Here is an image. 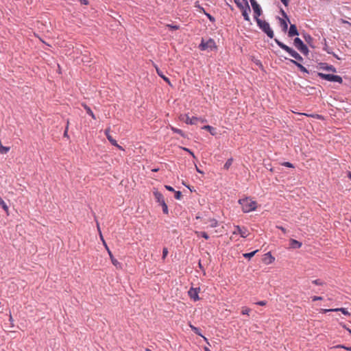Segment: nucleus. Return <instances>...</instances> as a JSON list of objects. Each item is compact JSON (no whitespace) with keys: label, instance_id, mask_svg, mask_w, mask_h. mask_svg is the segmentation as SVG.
<instances>
[{"label":"nucleus","instance_id":"1","mask_svg":"<svg viewBox=\"0 0 351 351\" xmlns=\"http://www.w3.org/2000/svg\"><path fill=\"white\" fill-rule=\"evenodd\" d=\"M317 68L320 70L331 71L333 73H324L322 72H315L317 76L320 79L330 82H337L339 84H344L343 78L340 75H335L334 73H337V68L335 67L332 64H329L327 62H319L317 65Z\"/></svg>","mask_w":351,"mask_h":351},{"label":"nucleus","instance_id":"2","mask_svg":"<svg viewBox=\"0 0 351 351\" xmlns=\"http://www.w3.org/2000/svg\"><path fill=\"white\" fill-rule=\"evenodd\" d=\"M238 203L241 206L242 211L245 213L254 211L257 208V202L252 200L250 197L239 199Z\"/></svg>","mask_w":351,"mask_h":351},{"label":"nucleus","instance_id":"3","mask_svg":"<svg viewBox=\"0 0 351 351\" xmlns=\"http://www.w3.org/2000/svg\"><path fill=\"white\" fill-rule=\"evenodd\" d=\"M153 195L156 202H158L159 205L162 206L163 213L167 215L169 213V209L167 204L165 201L163 195L160 191L155 189L154 191H153Z\"/></svg>","mask_w":351,"mask_h":351},{"label":"nucleus","instance_id":"4","mask_svg":"<svg viewBox=\"0 0 351 351\" xmlns=\"http://www.w3.org/2000/svg\"><path fill=\"white\" fill-rule=\"evenodd\" d=\"M256 21L259 28L261 29L267 35L268 37L270 38L274 37V32L270 28L269 23L265 21H263L261 19H257V21Z\"/></svg>","mask_w":351,"mask_h":351},{"label":"nucleus","instance_id":"5","mask_svg":"<svg viewBox=\"0 0 351 351\" xmlns=\"http://www.w3.org/2000/svg\"><path fill=\"white\" fill-rule=\"evenodd\" d=\"M281 49L287 51L292 58H295L294 60L298 62H303V58L292 47H290L289 45H278Z\"/></svg>","mask_w":351,"mask_h":351},{"label":"nucleus","instance_id":"6","mask_svg":"<svg viewBox=\"0 0 351 351\" xmlns=\"http://www.w3.org/2000/svg\"><path fill=\"white\" fill-rule=\"evenodd\" d=\"M97 229H98V231L99 232V234H100V237L104 243V245L106 247V249L108 251V253L110 256V260H111V262L113 264V265H114L115 267H118V266H120L121 265V263L113 256V254L112 253V252L110 250V249L108 248L106 241H104V238H103V236L101 234V232L100 230V228H99V225L98 223H97Z\"/></svg>","mask_w":351,"mask_h":351},{"label":"nucleus","instance_id":"7","mask_svg":"<svg viewBox=\"0 0 351 351\" xmlns=\"http://www.w3.org/2000/svg\"><path fill=\"white\" fill-rule=\"evenodd\" d=\"M324 50H325L328 53L332 54L335 58L337 60H344L345 54H343L339 49H337V51H333V48L330 45H324Z\"/></svg>","mask_w":351,"mask_h":351},{"label":"nucleus","instance_id":"8","mask_svg":"<svg viewBox=\"0 0 351 351\" xmlns=\"http://www.w3.org/2000/svg\"><path fill=\"white\" fill-rule=\"evenodd\" d=\"M250 1L254 10V19L257 21V19H259V16L262 14V9L256 0H250Z\"/></svg>","mask_w":351,"mask_h":351},{"label":"nucleus","instance_id":"9","mask_svg":"<svg viewBox=\"0 0 351 351\" xmlns=\"http://www.w3.org/2000/svg\"><path fill=\"white\" fill-rule=\"evenodd\" d=\"M179 119L180 121H182L189 125H195L197 121H199V119H200V118L197 117H192L191 118H190L189 115L186 114H180Z\"/></svg>","mask_w":351,"mask_h":351},{"label":"nucleus","instance_id":"10","mask_svg":"<svg viewBox=\"0 0 351 351\" xmlns=\"http://www.w3.org/2000/svg\"><path fill=\"white\" fill-rule=\"evenodd\" d=\"M277 55L279 56V57L280 58H284L285 60H288V58L287 57H285L283 56L282 55L280 54L279 53L277 52ZM289 60L294 65H295L298 69L302 73H307V74H309L310 73V71L305 67L300 62H298L296 60H293L292 59H289Z\"/></svg>","mask_w":351,"mask_h":351},{"label":"nucleus","instance_id":"11","mask_svg":"<svg viewBox=\"0 0 351 351\" xmlns=\"http://www.w3.org/2000/svg\"><path fill=\"white\" fill-rule=\"evenodd\" d=\"M199 287H191L188 291V295L190 297V298L193 300L195 302L199 301L200 300V298L199 296Z\"/></svg>","mask_w":351,"mask_h":351},{"label":"nucleus","instance_id":"12","mask_svg":"<svg viewBox=\"0 0 351 351\" xmlns=\"http://www.w3.org/2000/svg\"><path fill=\"white\" fill-rule=\"evenodd\" d=\"M233 234H239L242 238L247 237L249 232L246 228L241 227L240 226H234V230Z\"/></svg>","mask_w":351,"mask_h":351},{"label":"nucleus","instance_id":"13","mask_svg":"<svg viewBox=\"0 0 351 351\" xmlns=\"http://www.w3.org/2000/svg\"><path fill=\"white\" fill-rule=\"evenodd\" d=\"M341 311V313L346 316L350 315V313L346 308H322L320 313H326L328 312H339Z\"/></svg>","mask_w":351,"mask_h":351},{"label":"nucleus","instance_id":"14","mask_svg":"<svg viewBox=\"0 0 351 351\" xmlns=\"http://www.w3.org/2000/svg\"><path fill=\"white\" fill-rule=\"evenodd\" d=\"M104 134H105L107 139L109 141V142L111 143L112 145L118 147L119 149H123L122 147L120 146L117 143V141L110 134V128L106 129Z\"/></svg>","mask_w":351,"mask_h":351},{"label":"nucleus","instance_id":"15","mask_svg":"<svg viewBox=\"0 0 351 351\" xmlns=\"http://www.w3.org/2000/svg\"><path fill=\"white\" fill-rule=\"evenodd\" d=\"M299 51L305 56H308L309 53L308 45H295ZM309 47L315 49L316 45H309Z\"/></svg>","mask_w":351,"mask_h":351},{"label":"nucleus","instance_id":"16","mask_svg":"<svg viewBox=\"0 0 351 351\" xmlns=\"http://www.w3.org/2000/svg\"><path fill=\"white\" fill-rule=\"evenodd\" d=\"M217 47L218 45H197L200 51L207 52H216L217 51Z\"/></svg>","mask_w":351,"mask_h":351},{"label":"nucleus","instance_id":"17","mask_svg":"<svg viewBox=\"0 0 351 351\" xmlns=\"http://www.w3.org/2000/svg\"><path fill=\"white\" fill-rule=\"evenodd\" d=\"M245 1V9L241 10L242 15L243 16V19L246 21H250V16H249V12H250V5L246 0H243Z\"/></svg>","mask_w":351,"mask_h":351},{"label":"nucleus","instance_id":"18","mask_svg":"<svg viewBox=\"0 0 351 351\" xmlns=\"http://www.w3.org/2000/svg\"><path fill=\"white\" fill-rule=\"evenodd\" d=\"M275 261L274 256H272L271 252H268L267 253L265 254L264 257L263 258V262L265 265H270L273 263Z\"/></svg>","mask_w":351,"mask_h":351},{"label":"nucleus","instance_id":"19","mask_svg":"<svg viewBox=\"0 0 351 351\" xmlns=\"http://www.w3.org/2000/svg\"><path fill=\"white\" fill-rule=\"evenodd\" d=\"M156 73L165 82H167L169 86H172V84L171 83V81L169 77H167L163 72L157 66H155Z\"/></svg>","mask_w":351,"mask_h":351},{"label":"nucleus","instance_id":"20","mask_svg":"<svg viewBox=\"0 0 351 351\" xmlns=\"http://www.w3.org/2000/svg\"><path fill=\"white\" fill-rule=\"evenodd\" d=\"M302 245V242L294 239H291L289 240V247L291 249H299L301 247Z\"/></svg>","mask_w":351,"mask_h":351},{"label":"nucleus","instance_id":"21","mask_svg":"<svg viewBox=\"0 0 351 351\" xmlns=\"http://www.w3.org/2000/svg\"><path fill=\"white\" fill-rule=\"evenodd\" d=\"M202 129L208 132L212 136H216L217 134V128L210 125H204Z\"/></svg>","mask_w":351,"mask_h":351},{"label":"nucleus","instance_id":"22","mask_svg":"<svg viewBox=\"0 0 351 351\" xmlns=\"http://www.w3.org/2000/svg\"><path fill=\"white\" fill-rule=\"evenodd\" d=\"M170 129H171V130L173 133L178 134H180L183 138H189L188 135L185 132H184L182 130L178 129L177 128L173 127V126H171V125H170Z\"/></svg>","mask_w":351,"mask_h":351},{"label":"nucleus","instance_id":"23","mask_svg":"<svg viewBox=\"0 0 351 351\" xmlns=\"http://www.w3.org/2000/svg\"><path fill=\"white\" fill-rule=\"evenodd\" d=\"M298 35H299V33H298L296 25L294 24H291L289 30V36L290 37H293L294 36H298Z\"/></svg>","mask_w":351,"mask_h":351},{"label":"nucleus","instance_id":"24","mask_svg":"<svg viewBox=\"0 0 351 351\" xmlns=\"http://www.w3.org/2000/svg\"><path fill=\"white\" fill-rule=\"evenodd\" d=\"M165 27L168 29L169 31H171V32L178 30L180 27L179 25L174 23L167 24L165 25Z\"/></svg>","mask_w":351,"mask_h":351},{"label":"nucleus","instance_id":"25","mask_svg":"<svg viewBox=\"0 0 351 351\" xmlns=\"http://www.w3.org/2000/svg\"><path fill=\"white\" fill-rule=\"evenodd\" d=\"M82 106L88 115H90L93 119H96L95 114L88 106H87L86 104H82Z\"/></svg>","mask_w":351,"mask_h":351},{"label":"nucleus","instance_id":"26","mask_svg":"<svg viewBox=\"0 0 351 351\" xmlns=\"http://www.w3.org/2000/svg\"><path fill=\"white\" fill-rule=\"evenodd\" d=\"M189 327L191 328V330L197 335L198 336H200V337H203V335L202 333V330L198 328V327H196L193 325H192L191 324H189Z\"/></svg>","mask_w":351,"mask_h":351},{"label":"nucleus","instance_id":"27","mask_svg":"<svg viewBox=\"0 0 351 351\" xmlns=\"http://www.w3.org/2000/svg\"><path fill=\"white\" fill-rule=\"evenodd\" d=\"M251 60L261 70H264V66L262 62L259 60H258L255 56H251Z\"/></svg>","mask_w":351,"mask_h":351},{"label":"nucleus","instance_id":"28","mask_svg":"<svg viewBox=\"0 0 351 351\" xmlns=\"http://www.w3.org/2000/svg\"><path fill=\"white\" fill-rule=\"evenodd\" d=\"M258 251H259L258 250H256L252 251L251 252L244 253V254H243V256L245 258L250 260Z\"/></svg>","mask_w":351,"mask_h":351},{"label":"nucleus","instance_id":"29","mask_svg":"<svg viewBox=\"0 0 351 351\" xmlns=\"http://www.w3.org/2000/svg\"><path fill=\"white\" fill-rule=\"evenodd\" d=\"M302 38L304 39V40L306 42L307 44H311L312 43V37L310 34L303 32L301 34Z\"/></svg>","mask_w":351,"mask_h":351},{"label":"nucleus","instance_id":"30","mask_svg":"<svg viewBox=\"0 0 351 351\" xmlns=\"http://www.w3.org/2000/svg\"><path fill=\"white\" fill-rule=\"evenodd\" d=\"M233 160V158H228L223 165V169L228 170L230 166L232 165Z\"/></svg>","mask_w":351,"mask_h":351},{"label":"nucleus","instance_id":"31","mask_svg":"<svg viewBox=\"0 0 351 351\" xmlns=\"http://www.w3.org/2000/svg\"><path fill=\"white\" fill-rule=\"evenodd\" d=\"M0 206L8 215L9 208H8L7 204L4 202V200L1 197H0Z\"/></svg>","mask_w":351,"mask_h":351},{"label":"nucleus","instance_id":"32","mask_svg":"<svg viewBox=\"0 0 351 351\" xmlns=\"http://www.w3.org/2000/svg\"><path fill=\"white\" fill-rule=\"evenodd\" d=\"M280 25L284 31H287L288 28L287 23L285 20L280 19Z\"/></svg>","mask_w":351,"mask_h":351},{"label":"nucleus","instance_id":"33","mask_svg":"<svg viewBox=\"0 0 351 351\" xmlns=\"http://www.w3.org/2000/svg\"><path fill=\"white\" fill-rule=\"evenodd\" d=\"M182 149L184 151H185L186 152H187L188 154H189L194 159H197L194 152L191 149H190L187 147H182Z\"/></svg>","mask_w":351,"mask_h":351},{"label":"nucleus","instance_id":"34","mask_svg":"<svg viewBox=\"0 0 351 351\" xmlns=\"http://www.w3.org/2000/svg\"><path fill=\"white\" fill-rule=\"evenodd\" d=\"M173 193H174V197L176 199H178V200L181 199V198L182 197L181 191L175 190V191H173Z\"/></svg>","mask_w":351,"mask_h":351},{"label":"nucleus","instance_id":"35","mask_svg":"<svg viewBox=\"0 0 351 351\" xmlns=\"http://www.w3.org/2000/svg\"><path fill=\"white\" fill-rule=\"evenodd\" d=\"M234 2L241 11L245 9V3L243 4L239 0H234Z\"/></svg>","mask_w":351,"mask_h":351},{"label":"nucleus","instance_id":"36","mask_svg":"<svg viewBox=\"0 0 351 351\" xmlns=\"http://www.w3.org/2000/svg\"><path fill=\"white\" fill-rule=\"evenodd\" d=\"M168 253H169V251H168L167 247H163V249H162V260H165L167 258V256L168 255Z\"/></svg>","mask_w":351,"mask_h":351},{"label":"nucleus","instance_id":"37","mask_svg":"<svg viewBox=\"0 0 351 351\" xmlns=\"http://www.w3.org/2000/svg\"><path fill=\"white\" fill-rule=\"evenodd\" d=\"M198 236L201 237H202V238H204V239H205L206 240H208L210 238L209 235L206 232H199L198 233Z\"/></svg>","mask_w":351,"mask_h":351},{"label":"nucleus","instance_id":"38","mask_svg":"<svg viewBox=\"0 0 351 351\" xmlns=\"http://www.w3.org/2000/svg\"><path fill=\"white\" fill-rule=\"evenodd\" d=\"M251 311V309L248 307H243L241 311L242 315H249L250 312Z\"/></svg>","mask_w":351,"mask_h":351},{"label":"nucleus","instance_id":"39","mask_svg":"<svg viewBox=\"0 0 351 351\" xmlns=\"http://www.w3.org/2000/svg\"><path fill=\"white\" fill-rule=\"evenodd\" d=\"M210 227L211 228H215L218 226V221L215 219H210Z\"/></svg>","mask_w":351,"mask_h":351},{"label":"nucleus","instance_id":"40","mask_svg":"<svg viewBox=\"0 0 351 351\" xmlns=\"http://www.w3.org/2000/svg\"><path fill=\"white\" fill-rule=\"evenodd\" d=\"M335 348H343V349H345L346 350L351 351V346H346L345 345L339 344V345L336 346Z\"/></svg>","mask_w":351,"mask_h":351},{"label":"nucleus","instance_id":"41","mask_svg":"<svg viewBox=\"0 0 351 351\" xmlns=\"http://www.w3.org/2000/svg\"><path fill=\"white\" fill-rule=\"evenodd\" d=\"M195 8H198V10H199V11L200 12H203V13L204 14V12H206V11H205V10H204V8L203 7H202V6L199 4V2H198V1H196V2H195Z\"/></svg>","mask_w":351,"mask_h":351},{"label":"nucleus","instance_id":"42","mask_svg":"<svg viewBox=\"0 0 351 351\" xmlns=\"http://www.w3.org/2000/svg\"><path fill=\"white\" fill-rule=\"evenodd\" d=\"M312 283L318 286H322L324 284V282L322 281L320 279L314 280L312 281Z\"/></svg>","mask_w":351,"mask_h":351},{"label":"nucleus","instance_id":"43","mask_svg":"<svg viewBox=\"0 0 351 351\" xmlns=\"http://www.w3.org/2000/svg\"><path fill=\"white\" fill-rule=\"evenodd\" d=\"M204 14L206 16V17L209 19V21L210 22H215V19L214 16H213L211 14H210L209 13L206 12H204Z\"/></svg>","mask_w":351,"mask_h":351},{"label":"nucleus","instance_id":"44","mask_svg":"<svg viewBox=\"0 0 351 351\" xmlns=\"http://www.w3.org/2000/svg\"><path fill=\"white\" fill-rule=\"evenodd\" d=\"M282 165L288 168H294L293 164L290 162H284L282 163Z\"/></svg>","mask_w":351,"mask_h":351},{"label":"nucleus","instance_id":"45","mask_svg":"<svg viewBox=\"0 0 351 351\" xmlns=\"http://www.w3.org/2000/svg\"><path fill=\"white\" fill-rule=\"evenodd\" d=\"M293 44H304V42L302 41V40L301 38L297 37L294 39Z\"/></svg>","mask_w":351,"mask_h":351},{"label":"nucleus","instance_id":"46","mask_svg":"<svg viewBox=\"0 0 351 351\" xmlns=\"http://www.w3.org/2000/svg\"><path fill=\"white\" fill-rule=\"evenodd\" d=\"M9 322L10 323V327L11 328H14V319L12 318V316L11 315V313L10 312V317H9Z\"/></svg>","mask_w":351,"mask_h":351},{"label":"nucleus","instance_id":"47","mask_svg":"<svg viewBox=\"0 0 351 351\" xmlns=\"http://www.w3.org/2000/svg\"><path fill=\"white\" fill-rule=\"evenodd\" d=\"M256 304L259 305V306H265L267 304V301L266 300H261V301L257 302Z\"/></svg>","mask_w":351,"mask_h":351},{"label":"nucleus","instance_id":"48","mask_svg":"<svg viewBox=\"0 0 351 351\" xmlns=\"http://www.w3.org/2000/svg\"><path fill=\"white\" fill-rule=\"evenodd\" d=\"M165 188L167 191H170V192H173V191H175V189H173V187H172V186H170V185H165Z\"/></svg>","mask_w":351,"mask_h":351},{"label":"nucleus","instance_id":"49","mask_svg":"<svg viewBox=\"0 0 351 351\" xmlns=\"http://www.w3.org/2000/svg\"><path fill=\"white\" fill-rule=\"evenodd\" d=\"M200 44H215V42L213 39H210L208 42L204 43V40L202 38Z\"/></svg>","mask_w":351,"mask_h":351},{"label":"nucleus","instance_id":"50","mask_svg":"<svg viewBox=\"0 0 351 351\" xmlns=\"http://www.w3.org/2000/svg\"><path fill=\"white\" fill-rule=\"evenodd\" d=\"M68 128H69V121L67 122V125H66V127L65 128V130L64 132V137H67L69 138V136H68Z\"/></svg>","mask_w":351,"mask_h":351},{"label":"nucleus","instance_id":"51","mask_svg":"<svg viewBox=\"0 0 351 351\" xmlns=\"http://www.w3.org/2000/svg\"><path fill=\"white\" fill-rule=\"evenodd\" d=\"M322 299H323V298H322V297H321V296H316V295H315V296H313V297H312V300H313V302H315V301H318V300H322Z\"/></svg>","mask_w":351,"mask_h":351},{"label":"nucleus","instance_id":"52","mask_svg":"<svg viewBox=\"0 0 351 351\" xmlns=\"http://www.w3.org/2000/svg\"><path fill=\"white\" fill-rule=\"evenodd\" d=\"M280 12H281L282 16L283 17L286 18V19H287V20H288V21H289L288 16H287V13L285 12V10H282V9H281V10H280Z\"/></svg>","mask_w":351,"mask_h":351},{"label":"nucleus","instance_id":"53","mask_svg":"<svg viewBox=\"0 0 351 351\" xmlns=\"http://www.w3.org/2000/svg\"><path fill=\"white\" fill-rule=\"evenodd\" d=\"M80 2L82 5H88L89 4L88 0H80Z\"/></svg>","mask_w":351,"mask_h":351},{"label":"nucleus","instance_id":"54","mask_svg":"<svg viewBox=\"0 0 351 351\" xmlns=\"http://www.w3.org/2000/svg\"><path fill=\"white\" fill-rule=\"evenodd\" d=\"M339 324L342 326V328H344V329H346V330H348H348H350V328L347 326V324H343V323H342V322H341V323H340Z\"/></svg>","mask_w":351,"mask_h":351},{"label":"nucleus","instance_id":"55","mask_svg":"<svg viewBox=\"0 0 351 351\" xmlns=\"http://www.w3.org/2000/svg\"><path fill=\"white\" fill-rule=\"evenodd\" d=\"M281 2L285 5V6H287L290 0H280Z\"/></svg>","mask_w":351,"mask_h":351},{"label":"nucleus","instance_id":"56","mask_svg":"<svg viewBox=\"0 0 351 351\" xmlns=\"http://www.w3.org/2000/svg\"><path fill=\"white\" fill-rule=\"evenodd\" d=\"M278 229H280L282 232L286 233L287 230L282 226H277Z\"/></svg>","mask_w":351,"mask_h":351},{"label":"nucleus","instance_id":"57","mask_svg":"<svg viewBox=\"0 0 351 351\" xmlns=\"http://www.w3.org/2000/svg\"><path fill=\"white\" fill-rule=\"evenodd\" d=\"M195 169H196V171L197 173H199L200 174L204 173V172L203 171L200 170L199 168H198L197 165H195Z\"/></svg>","mask_w":351,"mask_h":351},{"label":"nucleus","instance_id":"58","mask_svg":"<svg viewBox=\"0 0 351 351\" xmlns=\"http://www.w3.org/2000/svg\"><path fill=\"white\" fill-rule=\"evenodd\" d=\"M202 337L204 339V340L205 341V342H206V343H207V344H208L209 346H210V343H209V342H208V339L206 337H204V336L203 335V337Z\"/></svg>","mask_w":351,"mask_h":351},{"label":"nucleus","instance_id":"59","mask_svg":"<svg viewBox=\"0 0 351 351\" xmlns=\"http://www.w3.org/2000/svg\"><path fill=\"white\" fill-rule=\"evenodd\" d=\"M198 266H199V269H202V270H204V267L202 266V263H201V262H200V261H199Z\"/></svg>","mask_w":351,"mask_h":351},{"label":"nucleus","instance_id":"60","mask_svg":"<svg viewBox=\"0 0 351 351\" xmlns=\"http://www.w3.org/2000/svg\"><path fill=\"white\" fill-rule=\"evenodd\" d=\"M182 184L186 186L191 191H193L192 189L190 187L189 185H186L184 182H182Z\"/></svg>","mask_w":351,"mask_h":351},{"label":"nucleus","instance_id":"61","mask_svg":"<svg viewBox=\"0 0 351 351\" xmlns=\"http://www.w3.org/2000/svg\"><path fill=\"white\" fill-rule=\"evenodd\" d=\"M343 23H346V24L349 25L350 26H351V23H349L348 21H346L343 20Z\"/></svg>","mask_w":351,"mask_h":351},{"label":"nucleus","instance_id":"62","mask_svg":"<svg viewBox=\"0 0 351 351\" xmlns=\"http://www.w3.org/2000/svg\"><path fill=\"white\" fill-rule=\"evenodd\" d=\"M266 168H267V169H269V170L270 171H271V172L274 171L273 168H272V167H269V168L267 167Z\"/></svg>","mask_w":351,"mask_h":351},{"label":"nucleus","instance_id":"63","mask_svg":"<svg viewBox=\"0 0 351 351\" xmlns=\"http://www.w3.org/2000/svg\"><path fill=\"white\" fill-rule=\"evenodd\" d=\"M348 177L351 180V173L350 171L348 173Z\"/></svg>","mask_w":351,"mask_h":351},{"label":"nucleus","instance_id":"64","mask_svg":"<svg viewBox=\"0 0 351 351\" xmlns=\"http://www.w3.org/2000/svg\"><path fill=\"white\" fill-rule=\"evenodd\" d=\"M204 351H211V350L208 348L205 347L204 348Z\"/></svg>","mask_w":351,"mask_h":351}]
</instances>
